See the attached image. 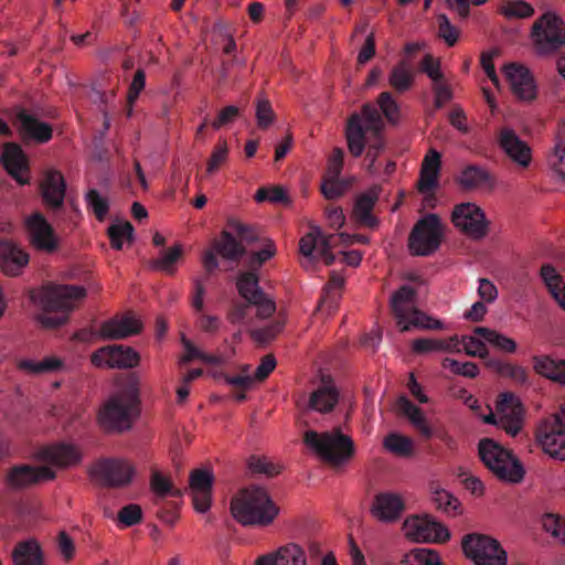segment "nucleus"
<instances>
[{
	"mask_svg": "<svg viewBox=\"0 0 565 565\" xmlns=\"http://www.w3.org/2000/svg\"><path fill=\"white\" fill-rule=\"evenodd\" d=\"M383 126L382 115L371 104H365L360 114H352L348 120L345 135L349 151L353 157L358 158L367 147L365 158L369 160V172L376 170L375 161L385 146L382 134Z\"/></svg>",
	"mask_w": 565,
	"mask_h": 565,
	"instance_id": "nucleus-1",
	"label": "nucleus"
},
{
	"mask_svg": "<svg viewBox=\"0 0 565 565\" xmlns=\"http://www.w3.org/2000/svg\"><path fill=\"white\" fill-rule=\"evenodd\" d=\"M138 380L131 377L119 392L110 395L98 411V423L106 431L129 430L139 416L140 409Z\"/></svg>",
	"mask_w": 565,
	"mask_h": 565,
	"instance_id": "nucleus-2",
	"label": "nucleus"
},
{
	"mask_svg": "<svg viewBox=\"0 0 565 565\" xmlns=\"http://www.w3.org/2000/svg\"><path fill=\"white\" fill-rule=\"evenodd\" d=\"M279 511V507L267 490L259 486L242 489L231 501L233 518L245 526H268L278 516Z\"/></svg>",
	"mask_w": 565,
	"mask_h": 565,
	"instance_id": "nucleus-3",
	"label": "nucleus"
},
{
	"mask_svg": "<svg viewBox=\"0 0 565 565\" xmlns=\"http://www.w3.org/2000/svg\"><path fill=\"white\" fill-rule=\"evenodd\" d=\"M86 290L83 287L71 285L45 286L39 292L42 312L38 320L45 328H56L68 320L74 302L83 299Z\"/></svg>",
	"mask_w": 565,
	"mask_h": 565,
	"instance_id": "nucleus-4",
	"label": "nucleus"
},
{
	"mask_svg": "<svg viewBox=\"0 0 565 565\" xmlns=\"http://www.w3.org/2000/svg\"><path fill=\"white\" fill-rule=\"evenodd\" d=\"M303 440L309 448L333 467L349 462L355 454L352 438L342 434L339 427L321 434L308 430Z\"/></svg>",
	"mask_w": 565,
	"mask_h": 565,
	"instance_id": "nucleus-5",
	"label": "nucleus"
},
{
	"mask_svg": "<svg viewBox=\"0 0 565 565\" xmlns=\"http://www.w3.org/2000/svg\"><path fill=\"white\" fill-rule=\"evenodd\" d=\"M416 291L408 285L402 286L391 298V309L396 324L402 332L412 328L425 330H440L443 322L415 307Z\"/></svg>",
	"mask_w": 565,
	"mask_h": 565,
	"instance_id": "nucleus-6",
	"label": "nucleus"
},
{
	"mask_svg": "<svg viewBox=\"0 0 565 565\" xmlns=\"http://www.w3.org/2000/svg\"><path fill=\"white\" fill-rule=\"evenodd\" d=\"M484 466L500 480L519 483L524 478V468L510 450L491 438H482L478 445Z\"/></svg>",
	"mask_w": 565,
	"mask_h": 565,
	"instance_id": "nucleus-7",
	"label": "nucleus"
},
{
	"mask_svg": "<svg viewBox=\"0 0 565 565\" xmlns=\"http://www.w3.org/2000/svg\"><path fill=\"white\" fill-rule=\"evenodd\" d=\"M531 38L539 55L555 54L565 44V23L554 13L546 12L534 22Z\"/></svg>",
	"mask_w": 565,
	"mask_h": 565,
	"instance_id": "nucleus-8",
	"label": "nucleus"
},
{
	"mask_svg": "<svg viewBox=\"0 0 565 565\" xmlns=\"http://www.w3.org/2000/svg\"><path fill=\"white\" fill-rule=\"evenodd\" d=\"M441 222L438 215L428 214L416 222L408 236V249L413 256H429L440 246Z\"/></svg>",
	"mask_w": 565,
	"mask_h": 565,
	"instance_id": "nucleus-9",
	"label": "nucleus"
},
{
	"mask_svg": "<svg viewBox=\"0 0 565 565\" xmlns=\"http://www.w3.org/2000/svg\"><path fill=\"white\" fill-rule=\"evenodd\" d=\"M462 550L475 565H507V552L489 535L478 533L465 535Z\"/></svg>",
	"mask_w": 565,
	"mask_h": 565,
	"instance_id": "nucleus-10",
	"label": "nucleus"
},
{
	"mask_svg": "<svg viewBox=\"0 0 565 565\" xmlns=\"http://www.w3.org/2000/svg\"><path fill=\"white\" fill-rule=\"evenodd\" d=\"M565 404L561 414L544 418L536 429V439L544 452L557 460H565Z\"/></svg>",
	"mask_w": 565,
	"mask_h": 565,
	"instance_id": "nucleus-11",
	"label": "nucleus"
},
{
	"mask_svg": "<svg viewBox=\"0 0 565 565\" xmlns=\"http://www.w3.org/2000/svg\"><path fill=\"white\" fill-rule=\"evenodd\" d=\"M451 222L468 237L480 241L489 233L490 222L484 212L475 203H459L454 207Z\"/></svg>",
	"mask_w": 565,
	"mask_h": 565,
	"instance_id": "nucleus-12",
	"label": "nucleus"
},
{
	"mask_svg": "<svg viewBox=\"0 0 565 565\" xmlns=\"http://www.w3.org/2000/svg\"><path fill=\"white\" fill-rule=\"evenodd\" d=\"M236 287L242 298L254 303L259 319H266L275 312L276 305L259 287V278L255 270L242 273L237 278Z\"/></svg>",
	"mask_w": 565,
	"mask_h": 565,
	"instance_id": "nucleus-13",
	"label": "nucleus"
},
{
	"mask_svg": "<svg viewBox=\"0 0 565 565\" xmlns=\"http://www.w3.org/2000/svg\"><path fill=\"white\" fill-rule=\"evenodd\" d=\"M246 254V248L234 237V234L227 227L221 232L220 238L214 239L212 248L207 249L202 257V263L209 274H213L220 266L216 255L237 262Z\"/></svg>",
	"mask_w": 565,
	"mask_h": 565,
	"instance_id": "nucleus-14",
	"label": "nucleus"
},
{
	"mask_svg": "<svg viewBox=\"0 0 565 565\" xmlns=\"http://www.w3.org/2000/svg\"><path fill=\"white\" fill-rule=\"evenodd\" d=\"M93 475L106 487L121 488L131 482L135 467L125 459L106 458L95 463Z\"/></svg>",
	"mask_w": 565,
	"mask_h": 565,
	"instance_id": "nucleus-15",
	"label": "nucleus"
},
{
	"mask_svg": "<svg viewBox=\"0 0 565 565\" xmlns=\"http://www.w3.org/2000/svg\"><path fill=\"white\" fill-rule=\"evenodd\" d=\"M140 355L132 348L122 344H113L99 348L90 358L97 367L130 369L139 363Z\"/></svg>",
	"mask_w": 565,
	"mask_h": 565,
	"instance_id": "nucleus-16",
	"label": "nucleus"
},
{
	"mask_svg": "<svg viewBox=\"0 0 565 565\" xmlns=\"http://www.w3.org/2000/svg\"><path fill=\"white\" fill-rule=\"evenodd\" d=\"M405 535L416 542H445L448 530L428 515H413L404 521Z\"/></svg>",
	"mask_w": 565,
	"mask_h": 565,
	"instance_id": "nucleus-17",
	"label": "nucleus"
},
{
	"mask_svg": "<svg viewBox=\"0 0 565 565\" xmlns=\"http://www.w3.org/2000/svg\"><path fill=\"white\" fill-rule=\"evenodd\" d=\"M339 401V392L331 382H322L308 396L305 393L298 394L295 398L296 406L303 413L318 412L330 413Z\"/></svg>",
	"mask_w": 565,
	"mask_h": 565,
	"instance_id": "nucleus-18",
	"label": "nucleus"
},
{
	"mask_svg": "<svg viewBox=\"0 0 565 565\" xmlns=\"http://www.w3.org/2000/svg\"><path fill=\"white\" fill-rule=\"evenodd\" d=\"M30 243L40 250L52 253L57 247V239L52 225L40 212L30 215L25 221Z\"/></svg>",
	"mask_w": 565,
	"mask_h": 565,
	"instance_id": "nucleus-19",
	"label": "nucleus"
},
{
	"mask_svg": "<svg viewBox=\"0 0 565 565\" xmlns=\"http://www.w3.org/2000/svg\"><path fill=\"white\" fill-rule=\"evenodd\" d=\"M500 426L514 437L521 430L523 406L520 398L511 392L502 393L497 402Z\"/></svg>",
	"mask_w": 565,
	"mask_h": 565,
	"instance_id": "nucleus-20",
	"label": "nucleus"
},
{
	"mask_svg": "<svg viewBox=\"0 0 565 565\" xmlns=\"http://www.w3.org/2000/svg\"><path fill=\"white\" fill-rule=\"evenodd\" d=\"M405 508V502L399 494L394 492H380L375 494L370 511L376 520L392 523L402 516Z\"/></svg>",
	"mask_w": 565,
	"mask_h": 565,
	"instance_id": "nucleus-21",
	"label": "nucleus"
},
{
	"mask_svg": "<svg viewBox=\"0 0 565 565\" xmlns=\"http://www.w3.org/2000/svg\"><path fill=\"white\" fill-rule=\"evenodd\" d=\"M55 472L50 467H33L18 465L12 467L7 475V483L13 489H22L42 480H52Z\"/></svg>",
	"mask_w": 565,
	"mask_h": 565,
	"instance_id": "nucleus-22",
	"label": "nucleus"
},
{
	"mask_svg": "<svg viewBox=\"0 0 565 565\" xmlns=\"http://www.w3.org/2000/svg\"><path fill=\"white\" fill-rule=\"evenodd\" d=\"M504 75L513 94L522 100H533L536 97V86L530 71L518 64L504 67Z\"/></svg>",
	"mask_w": 565,
	"mask_h": 565,
	"instance_id": "nucleus-23",
	"label": "nucleus"
},
{
	"mask_svg": "<svg viewBox=\"0 0 565 565\" xmlns=\"http://www.w3.org/2000/svg\"><path fill=\"white\" fill-rule=\"evenodd\" d=\"M0 160L7 172L19 184H29V162L20 146L15 143L6 145Z\"/></svg>",
	"mask_w": 565,
	"mask_h": 565,
	"instance_id": "nucleus-24",
	"label": "nucleus"
},
{
	"mask_svg": "<svg viewBox=\"0 0 565 565\" xmlns=\"http://www.w3.org/2000/svg\"><path fill=\"white\" fill-rule=\"evenodd\" d=\"M142 324L132 316L114 317L100 324L98 334L105 340L125 339L141 331Z\"/></svg>",
	"mask_w": 565,
	"mask_h": 565,
	"instance_id": "nucleus-25",
	"label": "nucleus"
},
{
	"mask_svg": "<svg viewBox=\"0 0 565 565\" xmlns=\"http://www.w3.org/2000/svg\"><path fill=\"white\" fill-rule=\"evenodd\" d=\"M499 145L513 162L524 168L530 164L531 149L512 129L503 128L501 130Z\"/></svg>",
	"mask_w": 565,
	"mask_h": 565,
	"instance_id": "nucleus-26",
	"label": "nucleus"
},
{
	"mask_svg": "<svg viewBox=\"0 0 565 565\" xmlns=\"http://www.w3.org/2000/svg\"><path fill=\"white\" fill-rule=\"evenodd\" d=\"M254 565H307V557L299 545L289 543L275 552L260 555Z\"/></svg>",
	"mask_w": 565,
	"mask_h": 565,
	"instance_id": "nucleus-27",
	"label": "nucleus"
},
{
	"mask_svg": "<svg viewBox=\"0 0 565 565\" xmlns=\"http://www.w3.org/2000/svg\"><path fill=\"white\" fill-rule=\"evenodd\" d=\"M381 188L374 185L367 191L360 194L353 206V217L361 225L375 228L379 225V220L372 214V211L379 201Z\"/></svg>",
	"mask_w": 565,
	"mask_h": 565,
	"instance_id": "nucleus-28",
	"label": "nucleus"
},
{
	"mask_svg": "<svg viewBox=\"0 0 565 565\" xmlns=\"http://www.w3.org/2000/svg\"><path fill=\"white\" fill-rule=\"evenodd\" d=\"M43 201L53 210L62 207L66 184L63 174L57 170L46 172L41 184Z\"/></svg>",
	"mask_w": 565,
	"mask_h": 565,
	"instance_id": "nucleus-29",
	"label": "nucleus"
},
{
	"mask_svg": "<svg viewBox=\"0 0 565 565\" xmlns=\"http://www.w3.org/2000/svg\"><path fill=\"white\" fill-rule=\"evenodd\" d=\"M40 456L44 461L57 467L77 465L82 459L79 449L66 443L47 446L41 450Z\"/></svg>",
	"mask_w": 565,
	"mask_h": 565,
	"instance_id": "nucleus-30",
	"label": "nucleus"
},
{
	"mask_svg": "<svg viewBox=\"0 0 565 565\" xmlns=\"http://www.w3.org/2000/svg\"><path fill=\"white\" fill-rule=\"evenodd\" d=\"M29 256L9 241H0V269L10 276H15L28 264Z\"/></svg>",
	"mask_w": 565,
	"mask_h": 565,
	"instance_id": "nucleus-31",
	"label": "nucleus"
},
{
	"mask_svg": "<svg viewBox=\"0 0 565 565\" xmlns=\"http://www.w3.org/2000/svg\"><path fill=\"white\" fill-rule=\"evenodd\" d=\"M13 565H45L44 552L35 539L18 542L12 552Z\"/></svg>",
	"mask_w": 565,
	"mask_h": 565,
	"instance_id": "nucleus-32",
	"label": "nucleus"
},
{
	"mask_svg": "<svg viewBox=\"0 0 565 565\" xmlns=\"http://www.w3.org/2000/svg\"><path fill=\"white\" fill-rule=\"evenodd\" d=\"M440 164V153L435 149H430L422 163L420 175L418 180L419 192L427 193L437 188Z\"/></svg>",
	"mask_w": 565,
	"mask_h": 565,
	"instance_id": "nucleus-33",
	"label": "nucleus"
},
{
	"mask_svg": "<svg viewBox=\"0 0 565 565\" xmlns=\"http://www.w3.org/2000/svg\"><path fill=\"white\" fill-rule=\"evenodd\" d=\"M534 371L555 383L565 384V360H555L548 355H534L532 358Z\"/></svg>",
	"mask_w": 565,
	"mask_h": 565,
	"instance_id": "nucleus-34",
	"label": "nucleus"
},
{
	"mask_svg": "<svg viewBox=\"0 0 565 565\" xmlns=\"http://www.w3.org/2000/svg\"><path fill=\"white\" fill-rule=\"evenodd\" d=\"M21 131L29 138L39 142H47L52 138V127L36 119L34 116L21 111L18 116Z\"/></svg>",
	"mask_w": 565,
	"mask_h": 565,
	"instance_id": "nucleus-35",
	"label": "nucleus"
},
{
	"mask_svg": "<svg viewBox=\"0 0 565 565\" xmlns=\"http://www.w3.org/2000/svg\"><path fill=\"white\" fill-rule=\"evenodd\" d=\"M540 275L552 298L565 310V284L563 277L551 264H544L541 267Z\"/></svg>",
	"mask_w": 565,
	"mask_h": 565,
	"instance_id": "nucleus-36",
	"label": "nucleus"
},
{
	"mask_svg": "<svg viewBox=\"0 0 565 565\" xmlns=\"http://www.w3.org/2000/svg\"><path fill=\"white\" fill-rule=\"evenodd\" d=\"M491 182L492 178L490 173L484 168L477 164L465 167L458 178V183L466 190L480 188Z\"/></svg>",
	"mask_w": 565,
	"mask_h": 565,
	"instance_id": "nucleus-37",
	"label": "nucleus"
},
{
	"mask_svg": "<svg viewBox=\"0 0 565 565\" xmlns=\"http://www.w3.org/2000/svg\"><path fill=\"white\" fill-rule=\"evenodd\" d=\"M551 169L565 179V121L558 126L553 151L547 157Z\"/></svg>",
	"mask_w": 565,
	"mask_h": 565,
	"instance_id": "nucleus-38",
	"label": "nucleus"
},
{
	"mask_svg": "<svg viewBox=\"0 0 565 565\" xmlns=\"http://www.w3.org/2000/svg\"><path fill=\"white\" fill-rule=\"evenodd\" d=\"M487 365L494 370L499 375L511 379L514 383L520 385L529 384V375L523 366L502 362L500 360L490 359Z\"/></svg>",
	"mask_w": 565,
	"mask_h": 565,
	"instance_id": "nucleus-39",
	"label": "nucleus"
},
{
	"mask_svg": "<svg viewBox=\"0 0 565 565\" xmlns=\"http://www.w3.org/2000/svg\"><path fill=\"white\" fill-rule=\"evenodd\" d=\"M388 83L398 93H404L412 87L414 83V73L405 60L397 63L391 70Z\"/></svg>",
	"mask_w": 565,
	"mask_h": 565,
	"instance_id": "nucleus-40",
	"label": "nucleus"
},
{
	"mask_svg": "<svg viewBox=\"0 0 565 565\" xmlns=\"http://www.w3.org/2000/svg\"><path fill=\"white\" fill-rule=\"evenodd\" d=\"M473 332L476 335L480 337L482 340L502 352L514 353L516 350V342L513 339L499 333L495 330L486 327H477Z\"/></svg>",
	"mask_w": 565,
	"mask_h": 565,
	"instance_id": "nucleus-41",
	"label": "nucleus"
},
{
	"mask_svg": "<svg viewBox=\"0 0 565 565\" xmlns=\"http://www.w3.org/2000/svg\"><path fill=\"white\" fill-rule=\"evenodd\" d=\"M183 248L182 245L177 244L169 249H162L160 257L152 260L151 267L153 269L162 270L167 274H173L175 263L182 257Z\"/></svg>",
	"mask_w": 565,
	"mask_h": 565,
	"instance_id": "nucleus-42",
	"label": "nucleus"
},
{
	"mask_svg": "<svg viewBox=\"0 0 565 565\" xmlns=\"http://www.w3.org/2000/svg\"><path fill=\"white\" fill-rule=\"evenodd\" d=\"M62 362L54 356H47L42 361L21 360L18 367L29 374H43L56 371L61 367Z\"/></svg>",
	"mask_w": 565,
	"mask_h": 565,
	"instance_id": "nucleus-43",
	"label": "nucleus"
},
{
	"mask_svg": "<svg viewBox=\"0 0 565 565\" xmlns=\"http://www.w3.org/2000/svg\"><path fill=\"white\" fill-rule=\"evenodd\" d=\"M383 445L388 451L401 457H409L414 454L413 440L397 433L388 434Z\"/></svg>",
	"mask_w": 565,
	"mask_h": 565,
	"instance_id": "nucleus-44",
	"label": "nucleus"
},
{
	"mask_svg": "<svg viewBox=\"0 0 565 565\" xmlns=\"http://www.w3.org/2000/svg\"><path fill=\"white\" fill-rule=\"evenodd\" d=\"M150 489L159 498L173 497L179 498L182 495L181 490L175 489L169 478L164 477L157 469H152L150 477Z\"/></svg>",
	"mask_w": 565,
	"mask_h": 565,
	"instance_id": "nucleus-45",
	"label": "nucleus"
},
{
	"mask_svg": "<svg viewBox=\"0 0 565 565\" xmlns=\"http://www.w3.org/2000/svg\"><path fill=\"white\" fill-rule=\"evenodd\" d=\"M430 489L433 501L436 503L438 509L454 515L460 513V502L456 497L437 484H431Z\"/></svg>",
	"mask_w": 565,
	"mask_h": 565,
	"instance_id": "nucleus-46",
	"label": "nucleus"
},
{
	"mask_svg": "<svg viewBox=\"0 0 565 565\" xmlns=\"http://www.w3.org/2000/svg\"><path fill=\"white\" fill-rule=\"evenodd\" d=\"M401 565H441L439 555L427 548H415L405 554Z\"/></svg>",
	"mask_w": 565,
	"mask_h": 565,
	"instance_id": "nucleus-47",
	"label": "nucleus"
},
{
	"mask_svg": "<svg viewBox=\"0 0 565 565\" xmlns=\"http://www.w3.org/2000/svg\"><path fill=\"white\" fill-rule=\"evenodd\" d=\"M499 11L508 19H525L534 14L533 7L523 0L507 1Z\"/></svg>",
	"mask_w": 565,
	"mask_h": 565,
	"instance_id": "nucleus-48",
	"label": "nucleus"
},
{
	"mask_svg": "<svg viewBox=\"0 0 565 565\" xmlns=\"http://www.w3.org/2000/svg\"><path fill=\"white\" fill-rule=\"evenodd\" d=\"M226 227L238 236L241 243L252 244L260 239L256 227L244 224L236 218H228Z\"/></svg>",
	"mask_w": 565,
	"mask_h": 565,
	"instance_id": "nucleus-49",
	"label": "nucleus"
},
{
	"mask_svg": "<svg viewBox=\"0 0 565 565\" xmlns=\"http://www.w3.org/2000/svg\"><path fill=\"white\" fill-rule=\"evenodd\" d=\"M320 228L312 227L299 242L300 253L310 259H318Z\"/></svg>",
	"mask_w": 565,
	"mask_h": 565,
	"instance_id": "nucleus-50",
	"label": "nucleus"
},
{
	"mask_svg": "<svg viewBox=\"0 0 565 565\" xmlns=\"http://www.w3.org/2000/svg\"><path fill=\"white\" fill-rule=\"evenodd\" d=\"M111 247L119 250L122 248V239H132L134 226L130 222L114 224L108 228Z\"/></svg>",
	"mask_w": 565,
	"mask_h": 565,
	"instance_id": "nucleus-51",
	"label": "nucleus"
},
{
	"mask_svg": "<svg viewBox=\"0 0 565 565\" xmlns=\"http://www.w3.org/2000/svg\"><path fill=\"white\" fill-rule=\"evenodd\" d=\"M146 86V73L142 68H138L134 75V78L129 85L127 93V116L130 117L132 114V106L138 99L140 93Z\"/></svg>",
	"mask_w": 565,
	"mask_h": 565,
	"instance_id": "nucleus-52",
	"label": "nucleus"
},
{
	"mask_svg": "<svg viewBox=\"0 0 565 565\" xmlns=\"http://www.w3.org/2000/svg\"><path fill=\"white\" fill-rule=\"evenodd\" d=\"M542 524L546 532L559 539L561 543L565 545V518L547 513L543 516Z\"/></svg>",
	"mask_w": 565,
	"mask_h": 565,
	"instance_id": "nucleus-53",
	"label": "nucleus"
},
{
	"mask_svg": "<svg viewBox=\"0 0 565 565\" xmlns=\"http://www.w3.org/2000/svg\"><path fill=\"white\" fill-rule=\"evenodd\" d=\"M248 468L252 472L264 473L267 477H274L280 473L281 467L268 460L265 457L250 456L248 459Z\"/></svg>",
	"mask_w": 565,
	"mask_h": 565,
	"instance_id": "nucleus-54",
	"label": "nucleus"
},
{
	"mask_svg": "<svg viewBox=\"0 0 565 565\" xmlns=\"http://www.w3.org/2000/svg\"><path fill=\"white\" fill-rule=\"evenodd\" d=\"M443 366L455 374L469 379H475L479 374V367L473 362H459L457 360L446 358L443 361Z\"/></svg>",
	"mask_w": 565,
	"mask_h": 565,
	"instance_id": "nucleus-55",
	"label": "nucleus"
},
{
	"mask_svg": "<svg viewBox=\"0 0 565 565\" xmlns=\"http://www.w3.org/2000/svg\"><path fill=\"white\" fill-rule=\"evenodd\" d=\"M276 254V246L271 239L266 238L264 247L258 252H252L248 257V266L257 270L264 263L273 258Z\"/></svg>",
	"mask_w": 565,
	"mask_h": 565,
	"instance_id": "nucleus-56",
	"label": "nucleus"
},
{
	"mask_svg": "<svg viewBox=\"0 0 565 565\" xmlns=\"http://www.w3.org/2000/svg\"><path fill=\"white\" fill-rule=\"evenodd\" d=\"M412 349L417 354H426L429 352H440L449 349L448 342L439 339L418 338L412 343Z\"/></svg>",
	"mask_w": 565,
	"mask_h": 565,
	"instance_id": "nucleus-57",
	"label": "nucleus"
},
{
	"mask_svg": "<svg viewBox=\"0 0 565 565\" xmlns=\"http://www.w3.org/2000/svg\"><path fill=\"white\" fill-rule=\"evenodd\" d=\"M86 202L98 221H103L106 217L109 204L107 199L100 196L97 190L92 189L87 192Z\"/></svg>",
	"mask_w": 565,
	"mask_h": 565,
	"instance_id": "nucleus-58",
	"label": "nucleus"
},
{
	"mask_svg": "<svg viewBox=\"0 0 565 565\" xmlns=\"http://www.w3.org/2000/svg\"><path fill=\"white\" fill-rule=\"evenodd\" d=\"M228 156V148L225 140H220L212 153L210 159L207 160L206 173L213 174L215 173L220 167L226 162Z\"/></svg>",
	"mask_w": 565,
	"mask_h": 565,
	"instance_id": "nucleus-59",
	"label": "nucleus"
},
{
	"mask_svg": "<svg viewBox=\"0 0 565 565\" xmlns=\"http://www.w3.org/2000/svg\"><path fill=\"white\" fill-rule=\"evenodd\" d=\"M213 473L207 470L196 469L190 475L191 491H212Z\"/></svg>",
	"mask_w": 565,
	"mask_h": 565,
	"instance_id": "nucleus-60",
	"label": "nucleus"
},
{
	"mask_svg": "<svg viewBox=\"0 0 565 565\" xmlns=\"http://www.w3.org/2000/svg\"><path fill=\"white\" fill-rule=\"evenodd\" d=\"M437 19L439 36L445 40L448 46H454L458 41V29L450 23L448 17L444 13L439 14Z\"/></svg>",
	"mask_w": 565,
	"mask_h": 565,
	"instance_id": "nucleus-61",
	"label": "nucleus"
},
{
	"mask_svg": "<svg viewBox=\"0 0 565 565\" xmlns=\"http://www.w3.org/2000/svg\"><path fill=\"white\" fill-rule=\"evenodd\" d=\"M431 90L435 97L434 105L437 109L443 108L454 97L451 86L444 79L433 83Z\"/></svg>",
	"mask_w": 565,
	"mask_h": 565,
	"instance_id": "nucleus-62",
	"label": "nucleus"
},
{
	"mask_svg": "<svg viewBox=\"0 0 565 565\" xmlns=\"http://www.w3.org/2000/svg\"><path fill=\"white\" fill-rule=\"evenodd\" d=\"M284 322L276 320L267 327L256 329L252 332V337L255 341L265 344L270 342L281 332Z\"/></svg>",
	"mask_w": 565,
	"mask_h": 565,
	"instance_id": "nucleus-63",
	"label": "nucleus"
},
{
	"mask_svg": "<svg viewBox=\"0 0 565 565\" xmlns=\"http://www.w3.org/2000/svg\"><path fill=\"white\" fill-rule=\"evenodd\" d=\"M275 118L274 110L269 100L267 99H258L256 105V119L257 125L260 129L268 128Z\"/></svg>",
	"mask_w": 565,
	"mask_h": 565,
	"instance_id": "nucleus-64",
	"label": "nucleus"
}]
</instances>
